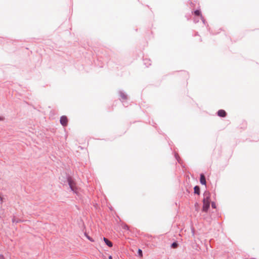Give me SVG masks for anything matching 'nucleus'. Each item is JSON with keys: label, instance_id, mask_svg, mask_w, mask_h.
<instances>
[{"label": "nucleus", "instance_id": "nucleus-1", "mask_svg": "<svg viewBox=\"0 0 259 259\" xmlns=\"http://www.w3.org/2000/svg\"><path fill=\"white\" fill-rule=\"evenodd\" d=\"M67 182L71 190L76 195H79L80 189L77 186L74 180L71 177H68Z\"/></svg>", "mask_w": 259, "mask_h": 259}, {"label": "nucleus", "instance_id": "nucleus-2", "mask_svg": "<svg viewBox=\"0 0 259 259\" xmlns=\"http://www.w3.org/2000/svg\"><path fill=\"white\" fill-rule=\"evenodd\" d=\"M204 199L203 200V207L202 210L203 211H207L210 205V194L208 192H205L204 194Z\"/></svg>", "mask_w": 259, "mask_h": 259}, {"label": "nucleus", "instance_id": "nucleus-3", "mask_svg": "<svg viewBox=\"0 0 259 259\" xmlns=\"http://www.w3.org/2000/svg\"><path fill=\"white\" fill-rule=\"evenodd\" d=\"M60 123L63 126H66L68 123V118L66 116H62L60 118Z\"/></svg>", "mask_w": 259, "mask_h": 259}, {"label": "nucleus", "instance_id": "nucleus-4", "mask_svg": "<svg viewBox=\"0 0 259 259\" xmlns=\"http://www.w3.org/2000/svg\"><path fill=\"white\" fill-rule=\"evenodd\" d=\"M226 112L223 110H220L218 112V115L220 117H225L226 116Z\"/></svg>", "mask_w": 259, "mask_h": 259}, {"label": "nucleus", "instance_id": "nucleus-5", "mask_svg": "<svg viewBox=\"0 0 259 259\" xmlns=\"http://www.w3.org/2000/svg\"><path fill=\"white\" fill-rule=\"evenodd\" d=\"M200 183L203 185H205L206 184V181H205V178L203 174H201L200 175Z\"/></svg>", "mask_w": 259, "mask_h": 259}, {"label": "nucleus", "instance_id": "nucleus-6", "mask_svg": "<svg viewBox=\"0 0 259 259\" xmlns=\"http://www.w3.org/2000/svg\"><path fill=\"white\" fill-rule=\"evenodd\" d=\"M103 240L105 242V243L109 246V247H112L113 244H112V243L109 241L108 239H107V238H103Z\"/></svg>", "mask_w": 259, "mask_h": 259}, {"label": "nucleus", "instance_id": "nucleus-7", "mask_svg": "<svg viewBox=\"0 0 259 259\" xmlns=\"http://www.w3.org/2000/svg\"><path fill=\"white\" fill-rule=\"evenodd\" d=\"M194 193L199 195L200 194V188L198 186H196L194 188Z\"/></svg>", "mask_w": 259, "mask_h": 259}, {"label": "nucleus", "instance_id": "nucleus-8", "mask_svg": "<svg viewBox=\"0 0 259 259\" xmlns=\"http://www.w3.org/2000/svg\"><path fill=\"white\" fill-rule=\"evenodd\" d=\"M194 14L196 16H200L202 18V19L203 18V17L201 14V12L199 10H196L194 12Z\"/></svg>", "mask_w": 259, "mask_h": 259}, {"label": "nucleus", "instance_id": "nucleus-9", "mask_svg": "<svg viewBox=\"0 0 259 259\" xmlns=\"http://www.w3.org/2000/svg\"><path fill=\"white\" fill-rule=\"evenodd\" d=\"M120 96L121 98V100H126L127 99L126 95H125L123 93H121L120 95Z\"/></svg>", "mask_w": 259, "mask_h": 259}, {"label": "nucleus", "instance_id": "nucleus-10", "mask_svg": "<svg viewBox=\"0 0 259 259\" xmlns=\"http://www.w3.org/2000/svg\"><path fill=\"white\" fill-rule=\"evenodd\" d=\"M178 246V243L177 242H174L172 244H171V247L174 248H177Z\"/></svg>", "mask_w": 259, "mask_h": 259}, {"label": "nucleus", "instance_id": "nucleus-11", "mask_svg": "<svg viewBox=\"0 0 259 259\" xmlns=\"http://www.w3.org/2000/svg\"><path fill=\"white\" fill-rule=\"evenodd\" d=\"M138 254H139V255L141 257H142V256H143L142 251V250H141V249H139V250H138Z\"/></svg>", "mask_w": 259, "mask_h": 259}, {"label": "nucleus", "instance_id": "nucleus-12", "mask_svg": "<svg viewBox=\"0 0 259 259\" xmlns=\"http://www.w3.org/2000/svg\"><path fill=\"white\" fill-rule=\"evenodd\" d=\"M123 228L124 229H127V230H128V226H127V225H124L123 226Z\"/></svg>", "mask_w": 259, "mask_h": 259}, {"label": "nucleus", "instance_id": "nucleus-13", "mask_svg": "<svg viewBox=\"0 0 259 259\" xmlns=\"http://www.w3.org/2000/svg\"><path fill=\"white\" fill-rule=\"evenodd\" d=\"M211 206L213 208H215V203L214 202H212L211 203Z\"/></svg>", "mask_w": 259, "mask_h": 259}, {"label": "nucleus", "instance_id": "nucleus-14", "mask_svg": "<svg viewBox=\"0 0 259 259\" xmlns=\"http://www.w3.org/2000/svg\"><path fill=\"white\" fill-rule=\"evenodd\" d=\"M87 238L91 241L93 242L94 240H93L91 238H90L89 236H87Z\"/></svg>", "mask_w": 259, "mask_h": 259}, {"label": "nucleus", "instance_id": "nucleus-15", "mask_svg": "<svg viewBox=\"0 0 259 259\" xmlns=\"http://www.w3.org/2000/svg\"><path fill=\"white\" fill-rule=\"evenodd\" d=\"M109 259H112V256H110L109 257Z\"/></svg>", "mask_w": 259, "mask_h": 259}, {"label": "nucleus", "instance_id": "nucleus-16", "mask_svg": "<svg viewBox=\"0 0 259 259\" xmlns=\"http://www.w3.org/2000/svg\"><path fill=\"white\" fill-rule=\"evenodd\" d=\"M3 118L2 117H0V120H3Z\"/></svg>", "mask_w": 259, "mask_h": 259}]
</instances>
